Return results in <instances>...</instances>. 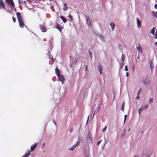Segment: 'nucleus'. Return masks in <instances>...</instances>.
Segmentation results:
<instances>
[{
	"label": "nucleus",
	"instance_id": "nucleus-1",
	"mask_svg": "<svg viewBox=\"0 0 157 157\" xmlns=\"http://www.w3.org/2000/svg\"><path fill=\"white\" fill-rule=\"evenodd\" d=\"M55 71L59 80L62 83H63L64 80H65L64 76L60 74V71L57 68H56L55 69Z\"/></svg>",
	"mask_w": 157,
	"mask_h": 157
},
{
	"label": "nucleus",
	"instance_id": "nucleus-2",
	"mask_svg": "<svg viewBox=\"0 0 157 157\" xmlns=\"http://www.w3.org/2000/svg\"><path fill=\"white\" fill-rule=\"evenodd\" d=\"M17 17L19 22V25L20 27L23 28V26H24L26 27V26L24 24L22 19V18L20 13L19 12H17L16 13Z\"/></svg>",
	"mask_w": 157,
	"mask_h": 157
},
{
	"label": "nucleus",
	"instance_id": "nucleus-3",
	"mask_svg": "<svg viewBox=\"0 0 157 157\" xmlns=\"http://www.w3.org/2000/svg\"><path fill=\"white\" fill-rule=\"evenodd\" d=\"M84 152L85 155H87L90 154V147L88 144L85 145L84 148Z\"/></svg>",
	"mask_w": 157,
	"mask_h": 157
},
{
	"label": "nucleus",
	"instance_id": "nucleus-4",
	"mask_svg": "<svg viewBox=\"0 0 157 157\" xmlns=\"http://www.w3.org/2000/svg\"><path fill=\"white\" fill-rule=\"evenodd\" d=\"M86 141L87 144H91L92 143V137L91 134L90 133L87 135Z\"/></svg>",
	"mask_w": 157,
	"mask_h": 157
},
{
	"label": "nucleus",
	"instance_id": "nucleus-5",
	"mask_svg": "<svg viewBox=\"0 0 157 157\" xmlns=\"http://www.w3.org/2000/svg\"><path fill=\"white\" fill-rule=\"evenodd\" d=\"M142 82L146 86H148L150 82V81L149 79L147 77L144 78L142 79Z\"/></svg>",
	"mask_w": 157,
	"mask_h": 157
},
{
	"label": "nucleus",
	"instance_id": "nucleus-6",
	"mask_svg": "<svg viewBox=\"0 0 157 157\" xmlns=\"http://www.w3.org/2000/svg\"><path fill=\"white\" fill-rule=\"evenodd\" d=\"M6 2L11 6V9L14 8V4L13 0H6Z\"/></svg>",
	"mask_w": 157,
	"mask_h": 157
},
{
	"label": "nucleus",
	"instance_id": "nucleus-7",
	"mask_svg": "<svg viewBox=\"0 0 157 157\" xmlns=\"http://www.w3.org/2000/svg\"><path fill=\"white\" fill-rule=\"evenodd\" d=\"M85 17L87 25L89 26H91L92 25V22L90 20V17L87 16H86Z\"/></svg>",
	"mask_w": 157,
	"mask_h": 157
},
{
	"label": "nucleus",
	"instance_id": "nucleus-8",
	"mask_svg": "<svg viewBox=\"0 0 157 157\" xmlns=\"http://www.w3.org/2000/svg\"><path fill=\"white\" fill-rule=\"evenodd\" d=\"M79 143L80 141L77 142L75 144L72 146L71 147L69 148V150L71 151H73L76 147H78L79 145Z\"/></svg>",
	"mask_w": 157,
	"mask_h": 157
},
{
	"label": "nucleus",
	"instance_id": "nucleus-9",
	"mask_svg": "<svg viewBox=\"0 0 157 157\" xmlns=\"http://www.w3.org/2000/svg\"><path fill=\"white\" fill-rule=\"evenodd\" d=\"M136 19L137 27L138 28H139L141 26V21L139 20L138 18H136Z\"/></svg>",
	"mask_w": 157,
	"mask_h": 157
},
{
	"label": "nucleus",
	"instance_id": "nucleus-10",
	"mask_svg": "<svg viewBox=\"0 0 157 157\" xmlns=\"http://www.w3.org/2000/svg\"><path fill=\"white\" fill-rule=\"evenodd\" d=\"M139 45L138 46L136 47V50L138 51V54L139 53H142V50L140 45V44H139Z\"/></svg>",
	"mask_w": 157,
	"mask_h": 157
},
{
	"label": "nucleus",
	"instance_id": "nucleus-11",
	"mask_svg": "<svg viewBox=\"0 0 157 157\" xmlns=\"http://www.w3.org/2000/svg\"><path fill=\"white\" fill-rule=\"evenodd\" d=\"M39 26L40 27V29L42 30V31L43 32H44L47 31V29L45 27L42 26L41 25H40Z\"/></svg>",
	"mask_w": 157,
	"mask_h": 157
},
{
	"label": "nucleus",
	"instance_id": "nucleus-12",
	"mask_svg": "<svg viewBox=\"0 0 157 157\" xmlns=\"http://www.w3.org/2000/svg\"><path fill=\"white\" fill-rule=\"evenodd\" d=\"M5 7V5L3 3L2 0H0V9L3 8Z\"/></svg>",
	"mask_w": 157,
	"mask_h": 157
},
{
	"label": "nucleus",
	"instance_id": "nucleus-13",
	"mask_svg": "<svg viewBox=\"0 0 157 157\" xmlns=\"http://www.w3.org/2000/svg\"><path fill=\"white\" fill-rule=\"evenodd\" d=\"M151 13L153 17H155L157 19V12L152 11Z\"/></svg>",
	"mask_w": 157,
	"mask_h": 157
},
{
	"label": "nucleus",
	"instance_id": "nucleus-14",
	"mask_svg": "<svg viewBox=\"0 0 157 157\" xmlns=\"http://www.w3.org/2000/svg\"><path fill=\"white\" fill-rule=\"evenodd\" d=\"M37 145V144H34L31 145V151H32L33 150L36 148V146Z\"/></svg>",
	"mask_w": 157,
	"mask_h": 157
},
{
	"label": "nucleus",
	"instance_id": "nucleus-15",
	"mask_svg": "<svg viewBox=\"0 0 157 157\" xmlns=\"http://www.w3.org/2000/svg\"><path fill=\"white\" fill-rule=\"evenodd\" d=\"M102 66L101 64H99L98 67V71L100 72V74H101L102 73Z\"/></svg>",
	"mask_w": 157,
	"mask_h": 157
},
{
	"label": "nucleus",
	"instance_id": "nucleus-16",
	"mask_svg": "<svg viewBox=\"0 0 157 157\" xmlns=\"http://www.w3.org/2000/svg\"><path fill=\"white\" fill-rule=\"evenodd\" d=\"M110 25L111 27L112 30L113 31L114 30L115 27V24L113 23H111L110 24Z\"/></svg>",
	"mask_w": 157,
	"mask_h": 157
},
{
	"label": "nucleus",
	"instance_id": "nucleus-17",
	"mask_svg": "<svg viewBox=\"0 0 157 157\" xmlns=\"http://www.w3.org/2000/svg\"><path fill=\"white\" fill-rule=\"evenodd\" d=\"M149 64H150V69L151 70H152L153 68V60H151V61H150Z\"/></svg>",
	"mask_w": 157,
	"mask_h": 157
},
{
	"label": "nucleus",
	"instance_id": "nucleus-18",
	"mask_svg": "<svg viewBox=\"0 0 157 157\" xmlns=\"http://www.w3.org/2000/svg\"><path fill=\"white\" fill-rule=\"evenodd\" d=\"M56 26V28L58 29L60 32H61V29L60 25L57 24Z\"/></svg>",
	"mask_w": 157,
	"mask_h": 157
},
{
	"label": "nucleus",
	"instance_id": "nucleus-19",
	"mask_svg": "<svg viewBox=\"0 0 157 157\" xmlns=\"http://www.w3.org/2000/svg\"><path fill=\"white\" fill-rule=\"evenodd\" d=\"M155 31V28L154 27H153L152 29H151V30L150 32V33L151 34H152L153 35H154V33Z\"/></svg>",
	"mask_w": 157,
	"mask_h": 157
},
{
	"label": "nucleus",
	"instance_id": "nucleus-20",
	"mask_svg": "<svg viewBox=\"0 0 157 157\" xmlns=\"http://www.w3.org/2000/svg\"><path fill=\"white\" fill-rule=\"evenodd\" d=\"M100 108V106L98 105L96 108V109L94 111V113H97L99 110Z\"/></svg>",
	"mask_w": 157,
	"mask_h": 157
},
{
	"label": "nucleus",
	"instance_id": "nucleus-21",
	"mask_svg": "<svg viewBox=\"0 0 157 157\" xmlns=\"http://www.w3.org/2000/svg\"><path fill=\"white\" fill-rule=\"evenodd\" d=\"M60 18L63 21L64 23L66 22V21H67L66 19L64 17H63V16H61L60 17Z\"/></svg>",
	"mask_w": 157,
	"mask_h": 157
},
{
	"label": "nucleus",
	"instance_id": "nucleus-22",
	"mask_svg": "<svg viewBox=\"0 0 157 157\" xmlns=\"http://www.w3.org/2000/svg\"><path fill=\"white\" fill-rule=\"evenodd\" d=\"M30 152L29 151L28 153H25L24 155L22 156V157H28L30 155Z\"/></svg>",
	"mask_w": 157,
	"mask_h": 157
},
{
	"label": "nucleus",
	"instance_id": "nucleus-23",
	"mask_svg": "<svg viewBox=\"0 0 157 157\" xmlns=\"http://www.w3.org/2000/svg\"><path fill=\"white\" fill-rule=\"evenodd\" d=\"M148 107V105H145L144 106H142L144 110H145Z\"/></svg>",
	"mask_w": 157,
	"mask_h": 157
},
{
	"label": "nucleus",
	"instance_id": "nucleus-24",
	"mask_svg": "<svg viewBox=\"0 0 157 157\" xmlns=\"http://www.w3.org/2000/svg\"><path fill=\"white\" fill-rule=\"evenodd\" d=\"M98 37L100 38V39L101 40H103V36L101 35V34H98Z\"/></svg>",
	"mask_w": 157,
	"mask_h": 157
},
{
	"label": "nucleus",
	"instance_id": "nucleus-25",
	"mask_svg": "<svg viewBox=\"0 0 157 157\" xmlns=\"http://www.w3.org/2000/svg\"><path fill=\"white\" fill-rule=\"evenodd\" d=\"M124 55L123 54H122L121 57V61L123 62L124 61Z\"/></svg>",
	"mask_w": 157,
	"mask_h": 157
},
{
	"label": "nucleus",
	"instance_id": "nucleus-26",
	"mask_svg": "<svg viewBox=\"0 0 157 157\" xmlns=\"http://www.w3.org/2000/svg\"><path fill=\"white\" fill-rule=\"evenodd\" d=\"M153 99L151 98H150L149 99V103H152L153 101Z\"/></svg>",
	"mask_w": 157,
	"mask_h": 157
},
{
	"label": "nucleus",
	"instance_id": "nucleus-27",
	"mask_svg": "<svg viewBox=\"0 0 157 157\" xmlns=\"http://www.w3.org/2000/svg\"><path fill=\"white\" fill-rule=\"evenodd\" d=\"M124 102L123 104L122 105L121 108V110L123 111L124 110Z\"/></svg>",
	"mask_w": 157,
	"mask_h": 157
},
{
	"label": "nucleus",
	"instance_id": "nucleus-28",
	"mask_svg": "<svg viewBox=\"0 0 157 157\" xmlns=\"http://www.w3.org/2000/svg\"><path fill=\"white\" fill-rule=\"evenodd\" d=\"M144 109H143L142 107H141V108H140L138 109L139 113L140 112H141Z\"/></svg>",
	"mask_w": 157,
	"mask_h": 157
},
{
	"label": "nucleus",
	"instance_id": "nucleus-29",
	"mask_svg": "<svg viewBox=\"0 0 157 157\" xmlns=\"http://www.w3.org/2000/svg\"><path fill=\"white\" fill-rule=\"evenodd\" d=\"M145 156H146V157H149V155L148 154H145V153H144L143 155V157H145Z\"/></svg>",
	"mask_w": 157,
	"mask_h": 157
},
{
	"label": "nucleus",
	"instance_id": "nucleus-30",
	"mask_svg": "<svg viewBox=\"0 0 157 157\" xmlns=\"http://www.w3.org/2000/svg\"><path fill=\"white\" fill-rule=\"evenodd\" d=\"M68 7L67 6H64V7L63 8V10L65 11H66L68 10Z\"/></svg>",
	"mask_w": 157,
	"mask_h": 157
},
{
	"label": "nucleus",
	"instance_id": "nucleus-31",
	"mask_svg": "<svg viewBox=\"0 0 157 157\" xmlns=\"http://www.w3.org/2000/svg\"><path fill=\"white\" fill-rule=\"evenodd\" d=\"M141 89H140L138 91V92L137 93L138 96H139L140 94V93H141Z\"/></svg>",
	"mask_w": 157,
	"mask_h": 157
},
{
	"label": "nucleus",
	"instance_id": "nucleus-32",
	"mask_svg": "<svg viewBox=\"0 0 157 157\" xmlns=\"http://www.w3.org/2000/svg\"><path fill=\"white\" fill-rule=\"evenodd\" d=\"M107 128V127L105 126L102 129V131L103 132H104L105 131L106 129Z\"/></svg>",
	"mask_w": 157,
	"mask_h": 157
},
{
	"label": "nucleus",
	"instance_id": "nucleus-33",
	"mask_svg": "<svg viewBox=\"0 0 157 157\" xmlns=\"http://www.w3.org/2000/svg\"><path fill=\"white\" fill-rule=\"evenodd\" d=\"M89 55L90 56V57L91 59H92V53H91L90 51H89Z\"/></svg>",
	"mask_w": 157,
	"mask_h": 157
},
{
	"label": "nucleus",
	"instance_id": "nucleus-34",
	"mask_svg": "<svg viewBox=\"0 0 157 157\" xmlns=\"http://www.w3.org/2000/svg\"><path fill=\"white\" fill-rule=\"evenodd\" d=\"M69 17L71 20H73V19L72 18V16L71 15V14H70L69 16Z\"/></svg>",
	"mask_w": 157,
	"mask_h": 157
},
{
	"label": "nucleus",
	"instance_id": "nucleus-35",
	"mask_svg": "<svg viewBox=\"0 0 157 157\" xmlns=\"http://www.w3.org/2000/svg\"><path fill=\"white\" fill-rule=\"evenodd\" d=\"M154 36L155 37H154V38L155 39L157 38V33H155V34L154 35Z\"/></svg>",
	"mask_w": 157,
	"mask_h": 157
},
{
	"label": "nucleus",
	"instance_id": "nucleus-36",
	"mask_svg": "<svg viewBox=\"0 0 157 157\" xmlns=\"http://www.w3.org/2000/svg\"><path fill=\"white\" fill-rule=\"evenodd\" d=\"M124 70L125 71H128V68H127V65H126L125 67V69Z\"/></svg>",
	"mask_w": 157,
	"mask_h": 157
},
{
	"label": "nucleus",
	"instance_id": "nucleus-37",
	"mask_svg": "<svg viewBox=\"0 0 157 157\" xmlns=\"http://www.w3.org/2000/svg\"><path fill=\"white\" fill-rule=\"evenodd\" d=\"M13 20L14 22H15L16 21V19L15 17H12Z\"/></svg>",
	"mask_w": 157,
	"mask_h": 157
},
{
	"label": "nucleus",
	"instance_id": "nucleus-38",
	"mask_svg": "<svg viewBox=\"0 0 157 157\" xmlns=\"http://www.w3.org/2000/svg\"><path fill=\"white\" fill-rule=\"evenodd\" d=\"M77 61V59L75 60L73 62V64H75L76 63V62Z\"/></svg>",
	"mask_w": 157,
	"mask_h": 157
},
{
	"label": "nucleus",
	"instance_id": "nucleus-39",
	"mask_svg": "<svg viewBox=\"0 0 157 157\" xmlns=\"http://www.w3.org/2000/svg\"><path fill=\"white\" fill-rule=\"evenodd\" d=\"M101 140H100V141H99L97 143V145H99V144H100L101 142Z\"/></svg>",
	"mask_w": 157,
	"mask_h": 157
},
{
	"label": "nucleus",
	"instance_id": "nucleus-40",
	"mask_svg": "<svg viewBox=\"0 0 157 157\" xmlns=\"http://www.w3.org/2000/svg\"><path fill=\"white\" fill-rule=\"evenodd\" d=\"M136 99L137 100H139V99L138 96L137 95V96L136 98Z\"/></svg>",
	"mask_w": 157,
	"mask_h": 157
},
{
	"label": "nucleus",
	"instance_id": "nucleus-41",
	"mask_svg": "<svg viewBox=\"0 0 157 157\" xmlns=\"http://www.w3.org/2000/svg\"><path fill=\"white\" fill-rule=\"evenodd\" d=\"M154 7L155 9H156L157 8V5L156 4L155 5Z\"/></svg>",
	"mask_w": 157,
	"mask_h": 157
},
{
	"label": "nucleus",
	"instance_id": "nucleus-42",
	"mask_svg": "<svg viewBox=\"0 0 157 157\" xmlns=\"http://www.w3.org/2000/svg\"><path fill=\"white\" fill-rule=\"evenodd\" d=\"M128 75H129V73L128 72H127L126 73V76L127 77H128Z\"/></svg>",
	"mask_w": 157,
	"mask_h": 157
},
{
	"label": "nucleus",
	"instance_id": "nucleus-43",
	"mask_svg": "<svg viewBox=\"0 0 157 157\" xmlns=\"http://www.w3.org/2000/svg\"><path fill=\"white\" fill-rule=\"evenodd\" d=\"M73 131V129L71 128L70 130H69V131L71 132Z\"/></svg>",
	"mask_w": 157,
	"mask_h": 157
},
{
	"label": "nucleus",
	"instance_id": "nucleus-44",
	"mask_svg": "<svg viewBox=\"0 0 157 157\" xmlns=\"http://www.w3.org/2000/svg\"><path fill=\"white\" fill-rule=\"evenodd\" d=\"M133 157H138V156L137 155H135L133 156Z\"/></svg>",
	"mask_w": 157,
	"mask_h": 157
},
{
	"label": "nucleus",
	"instance_id": "nucleus-45",
	"mask_svg": "<svg viewBox=\"0 0 157 157\" xmlns=\"http://www.w3.org/2000/svg\"><path fill=\"white\" fill-rule=\"evenodd\" d=\"M67 5L66 3H64V6H67Z\"/></svg>",
	"mask_w": 157,
	"mask_h": 157
},
{
	"label": "nucleus",
	"instance_id": "nucleus-46",
	"mask_svg": "<svg viewBox=\"0 0 157 157\" xmlns=\"http://www.w3.org/2000/svg\"><path fill=\"white\" fill-rule=\"evenodd\" d=\"M155 45H156V46H157V42H155Z\"/></svg>",
	"mask_w": 157,
	"mask_h": 157
},
{
	"label": "nucleus",
	"instance_id": "nucleus-47",
	"mask_svg": "<svg viewBox=\"0 0 157 157\" xmlns=\"http://www.w3.org/2000/svg\"><path fill=\"white\" fill-rule=\"evenodd\" d=\"M127 116V115H124V118H126Z\"/></svg>",
	"mask_w": 157,
	"mask_h": 157
},
{
	"label": "nucleus",
	"instance_id": "nucleus-48",
	"mask_svg": "<svg viewBox=\"0 0 157 157\" xmlns=\"http://www.w3.org/2000/svg\"><path fill=\"white\" fill-rule=\"evenodd\" d=\"M44 144H43V146H42V148H43L44 146Z\"/></svg>",
	"mask_w": 157,
	"mask_h": 157
},
{
	"label": "nucleus",
	"instance_id": "nucleus-49",
	"mask_svg": "<svg viewBox=\"0 0 157 157\" xmlns=\"http://www.w3.org/2000/svg\"><path fill=\"white\" fill-rule=\"evenodd\" d=\"M126 118H124V123L125 121H126Z\"/></svg>",
	"mask_w": 157,
	"mask_h": 157
},
{
	"label": "nucleus",
	"instance_id": "nucleus-50",
	"mask_svg": "<svg viewBox=\"0 0 157 157\" xmlns=\"http://www.w3.org/2000/svg\"><path fill=\"white\" fill-rule=\"evenodd\" d=\"M12 10H15V12H16V9H15V8H14V9H13V8Z\"/></svg>",
	"mask_w": 157,
	"mask_h": 157
},
{
	"label": "nucleus",
	"instance_id": "nucleus-51",
	"mask_svg": "<svg viewBox=\"0 0 157 157\" xmlns=\"http://www.w3.org/2000/svg\"><path fill=\"white\" fill-rule=\"evenodd\" d=\"M53 122H54V123L55 124L56 126V123L54 121H53Z\"/></svg>",
	"mask_w": 157,
	"mask_h": 157
},
{
	"label": "nucleus",
	"instance_id": "nucleus-52",
	"mask_svg": "<svg viewBox=\"0 0 157 157\" xmlns=\"http://www.w3.org/2000/svg\"><path fill=\"white\" fill-rule=\"evenodd\" d=\"M86 70H87V67L86 66V68H85V71H86Z\"/></svg>",
	"mask_w": 157,
	"mask_h": 157
},
{
	"label": "nucleus",
	"instance_id": "nucleus-53",
	"mask_svg": "<svg viewBox=\"0 0 157 157\" xmlns=\"http://www.w3.org/2000/svg\"><path fill=\"white\" fill-rule=\"evenodd\" d=\"M89 119V118H87V122H88V121Z\"/></svg>",
	"mask_w": 157,
	"mask_h": 157
},
{
	"label": "nucleus",
	"instance_id": "nucleus-54",
	"mask_svg": "<svg viewBox=\"0 0 157 157\" xmlns=\"http://www.w3.org/2000/svg\"><path fill=\"white\" fill-rule=\"evenodd\" d=\"M19 3L20 4V0L19 1Z\"/></svg>",
	"mask_w": 157,
	"mask_h": 157
},
{
	"label": "nucleus",
	"instance_id": "nucleus-55",
	"mask_svg": "<svg viewBox=\"0 0 157 157\" xmlns=\"http://www.w3.org/2000/svg\"><path fill=\"white\" fill-rule=\"evenodd\" d=\"M139 56L138 57L137 59H139Z\"/></svg>",
	"mask_w": 157,
	"mask_h": 157
},
{
	"label": "nucleus",
	"instance_id": "nucleus-56",
	"mask_svg": "<svg viewBox=\"0 0 157 157\" xmlns=\"http://www.w3.org/2000/svg\"><path fill=\"white\" fill-rule=\"evenodd\" d=\"M155 33H157V30L156 31Z\"/></svg>",
	"mask_w": 157,
	"mask_h": 157
},
{
	"label": "nucleus",
	"instance_id": "nucleus-57",
	"mask_svg": "<svg viewBox=\"0 0 157 157\" xmlns=\"http://www.w3.org/2000/svg\"><path fill=\"white\" fill-rule=\"evenodd\" d=\"M90 116H88V118H89V117Z\"/></svg>",
	"mask_w": 157,
	"mask_h": 157
},
{
	"label": "nucleus",
	"instance_id": "nucleus-58",
	"mask_svg": "<svg viewBox=\"0 0 157 157\" xmlns=\"http://www.w3.org/2000/svg\"><path fill=\"white\" fill-rule=\"evenodd\" d=\"M130 130V128H129V129H128V131H129Z\"/></svg>",
	"mask_w": 157,
	"mask_h": 157
},
{
	"label": "nucleus",
	"instance_id": "nucleus-59",
	"mask_svg": "<svg viewBox=\"0 0 157 157\" xmlns=\"http://www.w3.org/2000/svg\"><path fill=\"white\" fill-rule=\"evenodd\" d=\"M51 0H50V1Z\"/></svg>",
	"mask_w": 157,
	"mask_h": 157
}]
</instances>
